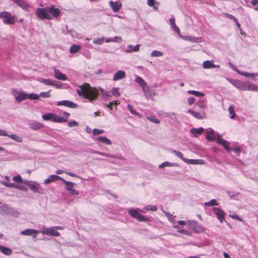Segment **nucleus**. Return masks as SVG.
I'll return each instance as SVG.
<instances>
[{
  "label": "nucleus",
  "mask_w": 258,
  "mask_h": 258,
  "mask_svg": "<svg viewBox=\"0 0 258 258\" xmlns=\"http://www.w3.org/2000/svg\"><path fill=\"white\" fill-rule=\"evenodd\" d=\"M78 95L88 99L91 102L94 101L98 95V90L92 88L88 83H84L80 86L76 90Z\"/></svg>",
  "instance_id": "f257e3e1"
},
{
  "label": "nucleus",
  "mask_w": 258,
  "mask_h": 258,
  "mask_svg": "<svg viewBox=\"0 0 258 258\" xmlns=\"http://www.w3.org/2000/svg\"><path fill=\"white\" fill-rule=\"evenodd\" d=\"M229 81L236 88L241 91L258 92V86L248 82L236 80H229Z\"/></svg>",
  "instance_id": "f03ea898"
},
{
  "label": "nucleus",
  "mask_w": 258,
  "mask_h": 258,
  "mask_svg": "<svg viewBox=\"0 0 258 258\" xmlns=\"http://www.w3.org/2000/svg\"><path fill=\"white\" fill-rule=\"evenodd\" d=\"M0 19H2L3 23L6 25H14L17 18L16 16L13 15L8 11H3L0 12Z\"/></svg>",
  "instance_id": "7ed1b4c3"
},
{
  "label": "nucleus",
  "mask_w": 258,
  "mask_h": 258,
  "mask_svg": "<svg viewBox=\"0 0 258 258\" xmlns=\"http://www.w3.org/2000/svg\"><path fill=\"white\" fill-rule=\"evenodd\" d=\"M128 214L133 217L135 218L139 221L146 222L149 220L148 218L140 214L139 212H144V211L140 209H128Z\"/></svg>",
  "instance_id": "20e7f679"
},
{
  "label": "nucleus",
  "mask_w": 258,
  "mask_h": 258,
  "mask_svg": "<svg viewBox=\"0 0 258 258\" xmlns=\"http://www.w3.org/2000/svg\"><path fill=\"white\" fill-rule=\"evenodd\" d=\"M186 224L188 225L189 229L197 233H200L205 231V229L203 225L198 223L196 221L188 220L186 222Z\"/></svg>",
  "instance_id": "39448f33"
},
{
  "label": "nucleus",
  "mask_w": 258,
  "mask_h": 258,
  "mask_svg": "<svg viewBox=\"0 0 258 258\" xmlns=\"http://www.w3.org/2000/svg\"><path fill=\"white\" fill-rule=\"evenodd\" d=\"M14 210L9 207L8 205L4 204L0 202V214L2 215H13Z\"/></svg>",
  "instance_id": "423d86ee"
},
{
  "label": "nucleus",
  "mask_w": 258,
  "mask_h": 258,
  "mask_svg": "<svg viewBox=\"0 0 258 258\" xmlns=\"http://www.w3.org/2000/svg\"><path fill=\"white\" fill-rule=\"evenodd\" d=\"M48 7L44 8H38L36 9V15L41 20L47 19L50 17L48 15Z\"/></svg>",
  "instance_id": "0eeeda50"
},
{
  "label": "nucleus",
  "mask_w": 258,
  "mask_h": 258,
  "mask_svg": "<svg viewBox=\"0 0 258 258\" xmlns=\"http://www.w3.org/2000/svg\"><path fill=\"white\" fill-rule=\"evenodd\" d=\"M40 233L47 236H58L60 235L59 233L56 231L54 226L49 228L43 227Z\"/></svg>",
  "instance_id": "6e6552de"
},
{
  "label": "nucleus",
  "mask_w": 258,
  "mask_h": 258,
  "mask_svg": "<svg viewBox=\"0 0 258 258\" xmlns=\"http://www.w3.org/2000/svg\"><path fill=\"white\" fill-rule=\"evenodd\" d=\"M48 16L50 17L48 20H52L57 18L60 15V11L59 9L55 8L54 6L48 7Z\"/></svg>",
  "instance_id": "1a4fd4ad"
},
{
  "label": "nucleus",
  "mask_w": 258,
  "mask_h": 258,
  "mask_svg": "<svg viewBox=\"0 0 258 258\" xmlns=\"http://www.w3.org/2000/svg\"><path fill=\"white\" fill-rule=\"evenodd\" d=\"M135 81L138 83L142 88L144 93L147 95L149 91V87L147 85V83L141 77H136Z\"/></svg>",
  "instance_id": "9d476101"
},
{
  "label": "nucleus",
  "mask_w": 258,
  "mask_h": 258,
  "mask_svg": "<svg viewBox=\"0 0 258 258\" xmlns=\"http://www.w3.org/2000/svg\"><path fill=\"white\" fill-rule=\"evenodd\" d=\"M0 183L7 187L15 188L16 189L25 191H27V188L24 186L19 184H16L14 183L7 182L6 181L2 180L0 181Z\"/></svg>",
  "instance_id": "9b49d317"
},
{
  "label": "nucleus",
  "mask_w": 258,
  "mask_h": 258,
  "mask_svg": "<svg viewBox=\"0 0 258 258\" xmlns=\"http://www.w3.org/2000/svg\"><path fill=\"white\" fill-rule=\"evenodd\" d=\"M187 112L199 119H202L206 118V112L205 110L194 111L191 109H188Z\"/></svg>",
  "instance_id": "f8f14e48"
},
{
  "label": "nucleus",
  "mask_w": 258,
  "mask_h": 258,
  "mask_svg": "<svg viewBox=\"0 0 258 258\" xmlns=\"http://www.w3.org/2000/svg\"><path fill=\"white\" fill-rule=\"evenodd\" d=\"M216 142H217V144H218L219 145H221L224 148L225 150H226L228 152H230L231 149L229 147V142L223 139L222 138L221 135H220L219 134L217 135Z\"/></svg>",
  "instance_id": "ddd939ff"
},
{
  "label": "nucleus",
  "mask_w": 258,
  "mask_h": 258,
  "mask_svg": "<svg viewBox=\"0 0 258 258\" xmlns=\"http://www.w3.org/2000/svg\"><path fill=\"white\" fill-rule=\"evenodd\" d=\"M63 116H60L55 114L54 122L58 123H63L67 122L68 118L70 117V114L67 112H63L62 113Z\"/></svg>",
  "instance_id": "4468645a"
},
{
  "label": "nucleus",
  "mask_w": 258,
  "mask_h": 258,
  "mask_svg": "<svg viewBox=\"0 0 258 258\" xmlns=\"http://www.w3.org/2000/svg\"><path fill=\"white\" fill-rule=\"evenodd\" d=\"M26 185L28 186L29 188L34 192L41 193L40 191V184L36 182H32L26 181L25 182Z\"/></svg>",
  "instance_id": "2eb2a0df"
},
{
  "label": "nucleus",
  "mask_w": 258,
  "mask_h": 258,
  "mask_svg": "<svg viewBox=\"0 0 258 258\" xmlns=\"http://www.w3.org/2000/svg\"><path fill=\"white\" fill-rule=\"evenodd\" d=\"M109 5L112 11L116 13L121 8L122 3L119 1L116 2L110 1L109 2Z\"/></svg>",
  "instance_id": "dca6fc26"
},
{
  "label": "nucleus",
  "mask_w": 258,
  "mask_h": 258,
  "mask_svg": "<svg viewBox=\"0 0 258 258\" xmlns=\"http://www.w3.org/2000/svg\"><path fill=\"white\" fill-rule=\"evenodd\" d=\"M57 106H65L71 108H76L77 104L69 100H62L58 101L56 103Z\"/></svg>",
  "instance_id": "f3484780"
},
{
  "label": "nucleus",
  "mask_w": 258,
  "mask_h": 258,
  "mask_svg": "<svg viewBox=\"0 0 258 258\" xmlns=\"http://www.w3.org/2000/svg\"><path fill=\"white\" fill-rule=\"evenodd\" d=\"M213 210L214 211L215 214L216 215L218 219L221 223H222L225 219L224 212L221 209L217 207L214 208Z\"/></svg>",
  "instance_id": "a211bd4d"
},
{
  "label": "nucleus",
  "mask_w": 258,
  "mask_h": 258,
  "mask_svg": "<svg viewBox=\"0 0 258 258\" xmlns=\"http://www.w3.org/2000/svg\"><path fill=\"white\" fill-rule=\"evenodd\" d=\"M39 233L40 231L33 229H27L21 232V234L23 235L32 236L34 238L36 237L37 234Z\"/></svg>",
  "instance_id": "6ab92c4d"
},
{
  "label": "nucleus",
  "mask_w": 258,
  "mask_h": 258,
  "mask_svg": "<svg viewBox=\"0 0 258 258\" xmlns=\"http://www.w3.org/2000/svg\"><path fill=\"white\" fill-rule=\"evenodd\" d=\"M18 7L24 11H28L29 7V4L24 0H12Z\"/></svg>",
  "instance_id": "aec40b11"
},
{
  "label": "nucleus",
  "mask_w": 258,
  "mask_h": 258,
  "mask_svg": "<svg viewBox=\"0 0 258 258\" xmlns=\"http://www.w3.org/2000/svg\"><path fill=\"white\" fill-rule=\"evenodd\" d=\"M30 128L33 130H39L43 126V124L38 121L33 120L29 123Z\"/></svg>",
  "instance_id": "412c9836"
},
{
  "label": "nucleus",
  "mask_w": 258,
  "mask_h": 258,
  "mask_svg": "<svg viewBox=\"0 0 258 258\" xmlns=\"http://www.w3.org/2000/svg\"><path fill=\"white\" fill-rule=\"evenodd\" d=\"M194 108L197 110H205L207 108V103L204 100H199L194 106Z\"/></svg>",
  "instance_id": "4be33fe9"
},
{
  "label": "nucleus",
  "mask_w": 258,
  "mask_h": 258,
  "mask_svg": "<svg viewBox=\"0 0 258 258\" xmlns=\"http://www.w3.org/2000/svg\"><path fill=\"white\" fill-rule=\"evenodd\" d=\"M207 135L206 136V139L210 141H213L216 140V136L214 134V131L211 128H209L206 131Z\"/></svg>",
  "instance_id": "5701e85b"
},
{
  "label": "nucleus",
  "mask_w": 258,
  "mask_h": 258,
  "mask_svg": "<svg viewBox=\"0 0 258 258\" xmlns=\"http://www.w3.org/2000/svg\"><path fill=\"white\" fill-rule=\"evenodd\" d=\"M54 77L59 80L66 81L67 80V76L62 74L58 69H54Z\"/></svg>",
  "instance_id": "b1692460"
},
{
  "label": "nucleus",
  "mask_w": 258,
  "mask_h": 258,
  "mask_svg": "<svg viewBox=\"0 0 258 258\" xmlns=\"http://www.w3.org/2000/svg\"><path fill=\"white\" fill-rule=\"evenodd\" d=\"M125 77V72L123 71H118L114 74L112 80L116 81L123 79Z\"/></svg>",
  "instance_id": "393cba45"
},
{
  "label": "nucleus",
  "mask_w": 258,
  "mask_h": 258,
  "mask_svg": "<svg viewBox=\"0 0 258 258\" xmlns=\"http://www.w3.org/2000/svg\"><path fill=\"white\" fill-rule=\"evenodd\" d=\"M61 179H62V178L58 175H51L49 176L48 178H47L44 181V183L45 184H48V183H50L53 181L56 180H61Z\"/></svg>",
  "instance_id": "a878e982"
},
{
  "label": "nucleus",
  "mask_w": 258,
  "mask_h": 258,
  "mask_svg": "<svg viewBox=\"0 0 258 258\" xmlns=\"http://www.w3.org/2000/svg\"><path fill=\"white\" fill-rule=\"evenodd\" d=\"M140 45L137 44L135 46L128 45L126 49L124 51L126 53H131L132 52H137L140 49Z\"/></svg>",
  "instance_id": "bb28decb"
},
{
  "label": "nucleus",
  "mask_w": 258,
  "mask_h": 258,
  "mask_svg": "<svg viewBox=\"0 0 258 258\" xmlns=\"http://www.w3.org/2000/svg\"><path fill=\"white\" fill-rule=\"evenodd\" d=\"M235 71L240 75L244 76L245 78H250L254 77L255 76H258V73H249L244 72H242L237 69H235Z\"/></svg>",
  "instance_id": "cd10ccee"
},
{
  "label": "nucleus",
  "mask_w": 258,
  "mask_h": 258,
  "mask_svg": "<svg viewBox=\"0 0 258 258\" xmlns=\"http://www.w3.org/2000/svg\"><path fill=\"white\" fill-rule=\"evenodd\" d=\"M203 66L204 69H213L216 67L219 68V66L215 65L213 63V60H206L203 63Z\"/></svg>",
  "instance_id": "c85d7f7f"
},
{
  "label": "nucleus",
  "mask_w": 258,
  "mask_h": 258,
  "mask_svg": "<svg viewBox=\"0 0 258 258\" xmlns=\"http://www.w3.org/2000/svg\"><path fill=\"white\" fill-rule=\"evenodd\" d=\"M18 95L15 96L16 100L18 102H21L27 98V94L23 92H17Z\"/></svg>",
  "instance_id": "c756f323"
},
{
  "label": "nucleus",
  "mask_w": 258,
  "mask_h": 258,
  "mask_svg": "<svg viewBox=\"0 0 258 258\" xmlns=\"http://www.w3.org/2000/svg\"><path fill=\"white\" fill-rule=\"evenodd\" d=\"M169 22L171 25V27L173 28L174 31L178 34H180V29L176 25L175 21L173 17L170 18Z\"/></svg>",
  "instance_id": "7c9ffc66"
},
{
  "label": "nucleus",
  "mask_w": 258,
  "mask_h": 258,
  "mask_svg": "<svg viewBox=\"0 0 258 258\" xmlns=\"http://www.w3.org/2000/svg\"><path fill=\"white\" fill-rule=\"evenodd\" d=\"M204 130L202 127H200L198 128H192L190 130V133L196 137H198L199 135H201Z\"/></svg>",
  "instance_id": "2f4dec72"
},
{
  "label": "nucleus",
  "mask_w": 258,
  "mask_h": 258,
  "mask_svg": "<svg viewBox=\"0 0 258 258\" xmlns=\"http://www.w3.org/2000/svg\"><path fill=\"white\" fill-rule=\"evenodd\" d=\"M54 113H48L42 115V118L46 121H51L54 122Z\"/></svg>",
  "instance_id": "473e14b6"
},
{
  "label": "nucleus",
  "mask_w": 258,
  "mask_h": 258,
  "mask_svg": "<svg viewBox=\"0 0 258 258\" xmlns=\"http://www.w3.org/2000/svg\"><path fill=\"white\" fill-rule=\"evenodd\" d=\"M181 38L183 39L184 40L189 41L192 42H198L199 38L196 37H192L190 36L185 35L182 36L180 34L178 35Z\"/></svg>",
  "instance_id": "72a5a7b5"
},
{
  "label": "nucleus",
  "mask_w": 258,
  "mask_h": 258,
  "mask_svg": "<svg viewBox=\"0 0 258 258\" xmlns=\"http://www.w3.org/2000/svg\"><path fill=\"white\" fill-rule=\"evenodd\" d=\"M0 251L6 255H11L12 250L11 248L0 245Z\"/></svg>",
  "instance_id": "f704fd0d"
},
{
  "label": "nucleus",
  "mask_w": 258,
  "mask_h": 258,
  "mask_svg": "<svg viewBox=\"0 0 258 258\" xmlns=\"http://www.w3.org/2000/svg\"><path fill=\"white\" fill-rule=\"evenodd\" d=\"M96 140L101 143L110 145L112 144L111 141L108 138L105 137H98L97 138Z\"/></svg>",
  "instance_id": "c9c22d12"
},
{
  "label": "nucleus",
  "mask_w": 258,
  "mask_h": 258,
  "mask_svg": "<svg viewBox=\"0 0 258 258\" xmlns=\"http://www.w3.org/2000/svg\"><path fill=\"white\" fill-rule=\"evenodd\" d=\"M81 48L80 45L73 44L70 48L69 51L71 53H75L78 52Z\"/></svg>",
  "instance_id": "e433bc0d"
},
{
  "label": "nucleus",
  "mask_w": 258,
  "mask_h": 258,
  "mask_svg": "<svg viewBox=\"0 0 258 258\" xmlns=\"http://www.w3.org/2000/svg\"><path fill=\"white\" fill-rule=\"evenodd\" d=\"M147 4L149 6L153 7L155 10H158L159 3L155 0H147Z\"/></svg>",
  "instance_id": "4c0bfd02"
},
{
  "label": "nucleus",
  "mask_w": 258,
  "mask_h": 258,
  "mask_svg": "<svg viewBox=\"0 0 258 258\" xmlns=\"http://www.w3.org/2000/svg\"><path fill=\"white\" fill-rule=\"evenodd\" d=\"M186 163L191 164H203L204 161L202 159H187Z\"/></svg>",
  "instance_id": "58836bf2"
},
{
  "label": "nucleus",
  "mask_w": 258,
  "mask_h": 258,
  "mask_svg": "<svg viewBox=\"0 0 258 258\" xmlns=\"http://www.w3.org/2000/svg\"><path fill=\"white\" fill-rule=\"evenodd\" d=\"M65 184H66V189L69 191H70L73 188V186L75 184L74 183L68 181L62 178V179L61 180Z\"/></svg>",
  "instance_id": "ea45409f"
},
{
  "label": "nucleus",
  "mask_w": 258,
  "mask_h": 258,
  "mask_svg": "<svg viewBox=\"0 0 258 258\" xmlns=\"http://www.w3.org/2000/svg\"><path fill=\"white\" fill-rule=\"evenodd\" d=\"M38 81L39 82L42 83L46 85H49L51 86L53 85V80H50V79H42V78H39L38 79Z\"/></svg>",
  "instance_id": "a19ab883"
},
{
  "label": "nucleus",
  "mask_w": 258,
  "mask_h": 258,
  "mask_svg": "<svg viewBox=\"0 0 258 258\" xmlns=\"http://www.w3.org/2000/svg\"><path fill=\"white\" fill-rule=\"evenodd\" d=\"M8 137L17 142L21 143L23 142L22 138L16 134L9 135Z\"/></svg>",
  "instance_id": "79ce46f5"
},
{
  "label": "nucleus",
  "mask_w": 258,
  "mask_h": 258,
  "mask_svg": "<svg viewBox=\"0 0 258 258\" xmlns=\"http://www.w3.org/2000/svg\"><path fill=\"white\" fill-rule=\"evenodd\" d=\"M187 93L189 94L194 95L197 97H203L205 95L202 92L195 90H188L187 91Z\"/></svg>",
  "instance_id": "37998d69"
},
{
  "label": "nucleus",
  "mask_w": 258,
  "mask_h": 258,
  "mask_svg": "<svg viewBox=\"0 0 258 258\" xmlns=\"http://www.w3.org/2000/svg\"><path fill=\"white\" fill-rule=\"evenodd\" d=\"M218 203H217L216 200L215 199H212L211 201L205 203V206L206 207H212L213 206H218Z\"/></svg>",
  "instance_id": "c03bdc74"
},
{
  "label": "nucleus",
  "mask_w": 258,
  "mask_h": 258,
  "mask_svg": "<svg viewBox=\"0 0 258 258\" xmlns=\"http://www.w3.org/2000/svg\"><path fill=\"white\" fill-rule=\"evenodd\" d=\"M172 152L176 156H177L178 158L181 159L182 161H183L185 163L186 162L187 159H185L183 157V154H182V153H181L179 151H176V150H173Z\"/></svg>",
  "instance_id": "a18cd8bd"
},
{
  "label": "nucleus",
  "mask_w": 258,
  "mask_h": 258,
  "mask_svg": "<svg viewBox=\"0 0 258 258\" xmlns=\"http://www.w3.org/2000/svg\"><path fill=\"white\" fill-rule=\"evenodd\" d=\"M163 55V53L162 51H158V50H153L151 54V57H160Z\"/></svg>",
  "instance_id": "49530a36"
},
{
  "label": "nucleus",
  "mask_w": 258,
  "mask_h": 258,
  "mask_svg": "<svg viewBox=\"0 0 258 258\" xmlns=\"http://www.w3.org/2000/svg\"><path fill=\"white\" fill-rule=\"evenodd\" d=\"M147 118L150 121L155 123H159L160 122V120L153 115L148 116H147Z\"/></svg>",
  "instance_id": "de8ad7c7"
},
{
  "label": "nucleus",
  "mask_w": 258,
  "mask_h": 258,
  "mask_svg": "<svg viewBox=\"0 0 258 258\" xmlns=\"http://www.w3.org/2000/svg\"><path fill=\"white\" fill-rule=\"evenodd\" d=\"M228 111L229 113L231 115L230 116V118L233 119L235 116V113L234 107L232 105H230L228 107Z\"/></svg>",
  "instance_id": "09e8293b"
},
{
  "label": "nucleus",
  "mask_w": 258,
  "mask_h": 258,
  "mask_svg": "<svg viewBox=\"0 0 258 258\" xmlns=\"http://www.w3.org/2000/svg\"><path fill=\"white\" fill-rule=\"evenodd\" d=\"M39 98V96L35 93H30L29 94H27V98L31 100H38Z\"/></svg>",
  "instance_id": "8fccbe9b"
},
{
  "label": "nucleus",
  "mask_w": 258,
  "mask_h": 258,
  "mask_svg": "<svg viewBox=\"0 0 258 258\" xmlns=\"http://www.w3.org/2000/svg\"><path fill=\"white\" fill-rule=\"evenodd\" d=\"M104 37L98 38L93 40V43L97 45H101L104 42Z\"/></svg>",
  "instance_id": "3c124183"
},
{
  "label": "nucleus",
  "mask_w": 258,
  "mask_h": 258,
  "mask_svg": "<svg viewBox=\"0 0 258 258\" xmlns=\"http://www.w3.org/2000/svg\"><path fill=\"white\" fill-rule=\"evenodd\" d=\"M174 166L173 163L166 161V162H164L160 164L159 165V168H163L164 167H166V166L170 167V166Z\"/></svg>",
  "instance_id": "603ef678"
},
{
  "label": "nucleus",
  "mask_w": 258,
  "mask_h": 258,
  "mask_svg": "<svg viewBox=\"0 0 258 258\" xmlns=\"http://www.w3.org/2000/svg\"><path fill=\"white\" fill-rule=\"evenodd\" d=\"M127 109L133 115H138V113L137 112V111L135 109H134L133 106L130 105L128 104L127 106Z\"/></svg>",
  "instance_id": "864d4df0"
},
{
  "label": "nucleus",
  "mask_w": 258,
  "mask_h": 258,
  "mask_svg": "<svg viewBox=\"0 0 258 258\" xmlns=\"http://www.w3.org/2000/svg\"><path fill=\"white\" fill-rule=\"evenodd\" d=\"M118 88H113L111 90V93L113 96H119L120 95V93L119 92Z\"/></svg>",
  "instance_id": "5fc2aeb1"
},
{
  "label": "nucleus",
  "mask_w": 258,
  "mask_h": 258,
  "mask_svg": "<svg viewBox=\"0 0 258 258\" xmlns=\"http://www.w3.org/2000/svg\"><path fill=\"white\" fill-rule=\"evenodd\" d=\"M119 103V102H118V101L114 100L112 102H109L108 104H106V106L107 108L112 109V107L113 105L117 106Z\"/></svg>",
  "instance_id": "6e6d98bb"
},
{
  "label": "nucleus",
  "mask_w": 258,
  "mask_h": 258,
  "mask_svg": "<svg viewBox=\"0 0 258 258\" xmlns=\"http://www.w3.org/2000/svg\"><path fill=\"white\" fill-rule=\"evenodd\" d=\"M49 92L50 91L48 92H41L38 95L39 96V97H41L43 98H49L51 96L50 94H49Z\"/></svg>",
  "instance_id": "4d7b16f0"
},
{
  "label": "nucleus",
  "mask_w": 258,
  "mask_h": 258,
  "mask_svg": "<svg viewBox=\"0 0 258 258\" xmlns=\"http://www.w3.org/2000/svg\"><path fill=\"white\" fill-rule=\"evenodd\" d=\"M13 180L18 183L23 182V179L21 175H18L13 177Z\"/></svg>",
  "instance_id": "13d9d810"
},
{
  "label": "nucleus",
  "mask_w": 258,
  "mask_h": 258,
  "mask_svg": "<svg viewBox=\"0 0 258 258\" xmlns=\"http://www.w3.org/2000/svg\"><path fill=\"white\" fill-rule=\"evenodd\" d=\"M144 210H151L152 211H156L157 210V207L156 206H150L149 205L146 207H145Z\"/></svg>",
  "instance_id": "bf43d9fd"
},
{
  "label": "nucleus",
  "mask_w": 258,
  "mask_h": 258,
  "mask_svg": "<svg viewBox=\"0 0 258 258\" xmlns=\"http://www.w3.org/2000/svg\"><path fill=\"white\" fill-rule=\"evenodd\" d=\"M224 15L226 18L233 20L235 22H237V19L236 17H235L234 16H233L231 14L225 13H224Z\"/></svg>",
  "instance_id": "052dcab7"
},
{
  "label": "nucleus",
  "mask_w": 258,
  "mask_h": 258,
  "mask_svg": "<svg viewBox=\"0 0 258 258\" xmlns=\"http://www.w3.org/2000/svg\"><path fill=\"white\" fill-rule=\"evenodd\" d=\"M177 232L181 234H183L186 235H191V232L190 231L185 229H178Z\"/></svg>",
  "instance_id": "680f3d73"
},
{
  "label": "nucleus",
  "mask_w": 258,
  "mask_h": 258,
  "mask_svg": "<svg viewBox=\"0 0 258 258\" xmlns=\"http://www.w3.org/2000/svg\"><path fill=\"white\" fill-rule=\"evenodd\" d=\"M166 215L167 216L168 219H169V220L172 222V223H174V216H173L172 215L169 213H167V212H164Z\"/></svg>",
  "instance_id": "e2e57ef3"
},
{
  "label": "nucleus",
  "mask_w": 258,
  "mask_h": 258,
  "mask_svg": "<svg viewBox=\"0 0 258 258\" xmlns=\"http://www.w3.org/2000/svg\"><path fill=\"white\" fill-rule=\"evenodd\" d=\"M78 124H79L77 122H76L75 120H72V121L69 122L68 125L70 127H74V126H77L78 125Z\"/></svg>",
  "instance_id": "0e129e2a"
},
{
  "label": "nucleus",
  "mask_w": 258,
  "mask_h": 258,
  "mask_svg": "<svg viewBox=\"0 0 258 258\" xmlns=\"http://www.w3.org/2000/svg\"><path fill=\"white\" fill-rule=\"evenodd\" d=\"M103 133H104V131L103 130H99V129H97V128L94 129L93 131V133L95 135H99V134H102Z\"/></svg>",
  "instance_id": "69168bd1"
},
{
  "label": "nucleus",
  "mask_w": 258,
  "mask_h": 258,
  "mask_svg": "<svg viewBox=\"0 0 258 258\" xmlns=\"http://www.w3.org/2000/svg\"><path fill=\"white\" fill-rule=\"evenodd\" d=\"M53 82L54 83H53V85H52L51 86H54L57 89L60 88L61 87L62 85L60 83H58L55 80H53Z\"/></svg>",
  "instance_id": "338daca9"
},
{
  "label": "nucleus",
  "mask_w": 258,
  "mask_h": 258,
  "mask_svg": "<svg viewBox=\"0 0 258 258\" xmlns=\"http://www.w3.org/2000/svg\"><path fill=\"white\" fill-rule=\"evenodd\" d=\"M195 99L193 97H189L187 99V102L189 105H192L195 103Z\"/></svg>",
  "instance_id": "774afa93"
}]
</instances>
